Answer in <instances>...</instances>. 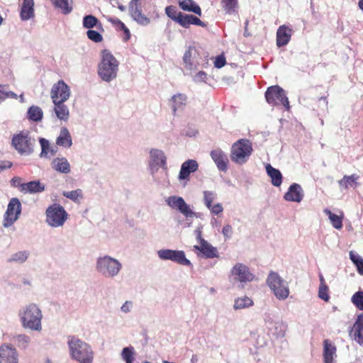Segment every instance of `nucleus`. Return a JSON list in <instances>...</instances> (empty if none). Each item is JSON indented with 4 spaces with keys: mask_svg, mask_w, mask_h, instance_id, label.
<instances>
[{
    "mask_svg": "<svg viewBox=\"0 0 363 363\" xmlns=\"http://www.w3.org/2000/svg\"><path fill=\"white\" fill-rule=\"evenodd\" d=\"M69 355L71 359L78 363H93L94 352L92 347L75 335L67 337Z\"/></svg>",
    "mask_w": 363,
    "mask_h": 363,
    "instance_id": "obj_1",
    "label": "nucleus"
},
{
    "mask_svg": "<svg viewBox=\"0 0 363 363\" xmlns=\"http://www.w3.org/2000/svg\"><path fill=\"white\" fill-rule=\"evenodd\" d=\"M21 326L25 329L40 332L42 330L43 312L34 303L22 306L18 313Z\"/></svg>",
    "mask_w": 363,
    "mask_h": 363,
    "instance_id": "obj_2",
    "label": "nucleus"
},
{
    "mask_svg": "<svg viewBox=\"0 0 363 363\" xmlns=\"http://www.w3.org/2000/svg\"><path fill=\"white\" fill-rule=\"evenodd\" d=\"M122 268V263L110 255H101L96 259L95 270L104 278L113 279L116 277Z\"/></svg>",
    "mask_w": 363,
    "mask_h": 363,
    "instance_id": "obj_3",
    "label": "nucleus"
},
{
    "mask_svg": "<svg viewBox=\"0 0 363 363\" xmlns=\"http://www.w3.org/2000/svg\"><path fill=\"white\" fill-rule=\"evenodd\" d=\"M119 62L108 50L101 52V62L98 65V74L101 79L111 82L117 77Z\"/></svg>",
    "mask_w": 363,
    "mask_h": 363,
    "instance_id": "obj_4",
    "label": "nucleus"
},
{
    "mask_svg": "<svg viewBox=\"0 0 363 363\" xmlns=\"http://www.w3.org/2000/svg\"><path fill=\"white\" fill-rule=\"evenodd\" d=\"M35 140L27 130L13 135L11 145L21 156H29L34 152Z\"/></svg>",
    "mask_w": 363,
    "mask_h": 363,
    "instance_id": "obj_5",
    "label": "nucleus"
},
{
    "mask_svg": "<svg viewBox=\"0 0 363 363\" xmlns=\"http://www.w3.org/2000/svg\"><path fill=\"white\" fill-rule=\"evenodd\" d=\"M69 215L63 206L55 203L45 210V222L52 228H60L64 225Z\"/></svg>",
    "mask_w": 363,
    "mask_h": 363,
    "instance_id": "obj_6",
    "label": "nucleus"
},
{
    "mask_svg": "<svg viewBox=\"0 0 363 363\" xmlns=\"http://www.w3.org/2000/svg\"><path fill=\"white\" fill-rule=\"evenodd\" d=\"M252 150V144L248 140L240 139L232 145L230 159L238 164H243L249 160Z\"/></svg>",
    "mask_w": 363,
    "mask_h": 363,
    "instance_id": "obj_7",
    "label": "nucleus"
},
{
    "mask_svg": "<svg viewBox=\"0 0 363 363\" xmlns=\"http://www.w3.org/2000/svg\"><path fill=\"white\" fill-rule=\"evenodd\" d=\"M267 284L277 299L285 300L288 298L290 292L289 284L277 272H269Z\"/></svg>",
    "mask_w": 363,
    "mask_h": 363,
    "instance_id": "obj_8",
    "label": "nucleus"
},
{
    "mask_svg": "<svg viewBox=\"0 0 363 363\" xmlns=\"http://www.w3.org/2000/svg\"><path fill=\"white\" fill-rule=\"evenodd\" d=\"M265 98L267 103L272 106L283 105L287 111L290 109L286 91L278 85L269 86L265 92Z\"/></svg>",
    "mask_w": 363,
    "mask_h": 363,
    "instance_id": "obj_9",
    "label": "nucleus"
},
{
    "mask_svg": "<svg viewBox=\"0 0 363 363\" xmlns=\"http://www.w3.org/2000/svg\"><path fill=\"white\" fill-rule=\"evenodd\" d=\"M166 204L172 209L176 210L185 216L188 223L186 226L189 227L191 224V218H193L194 211L190 208V206L186 203L184 199L179 196H170L165 199Z\"/></svg>",
    "mask_w": 363,
    "mask_h": 363,
    "instance_id": "obj_10",
    "label": "nucleus"
},
{
    "mask_svg": "<svg viewBox=\"0 0 363 363\" xmlns=\"http://www.w3.org/2000/svg\"><path fill=\"white\" fill-rule=\"evenodd\" d=\"M166 204L172 209L176 210L185 216L188 223L186 226L189 227L191 224V218H193L194 211L190 208V206L186 203L184 199L179 196H170L165 199Z\"/></svg>",
    "mask_w": 363,
    "mask_h": 363,
    "instance_id": "obj_11",
    "label": "nucleus"
},
{
    "mask_svg": "<svg viewBox=\"0 0 363 363\" xmlns=\"http://www.w3.org/2000/svg\"><path fill=\"white\" fill-rule=\"evenodd\" d=\"M157 255L159 259L162 261H172L182 266H192L191 262L186 257L185 252L183 250L161 249L157 250Z\"/></svg>",
    "mask_w": 363,
    "mask_h": 363,
    "instance_id": "obj_12",
    "label": "nucleus"
},
{
    "mask_svg": "<svg viewBox=\"0 0 363 363\" xmlns=\"http://www.w3.org/2000/svg\"><path fill=\"white\" fill-rule=\"evenodd\" d=\"M21 208V203L18 199L12 198L10 200L4 214L3 225L5 228L11 226L18 219Z\"/></svg>",
    "mask_w": 363,
    "mask_h": 363,
    "instance_id": "obj_13",
    "label": "nucleus"
},
{
    "mask_svg": "<svg viewBox=\"0 0 363 363\" xmlns=\"http://www.w3.org/2000/svg\"><path fill=\"white\" fill-rule=\"evenodd\" d=\"M148 166L152 175L157 172L159 168L167 169V157L164 151L157 148L151 149Z\"/></svg>",
    "mask_w": 363,
    "mask_h": 363,
    "instance_id": "obj_14",
    "label": "nucleus"
},
{
    "mask_svg": "<svg viewBox=\"0 0 363 363\" xmlns=\"http://www.w3.org/2000/svg\"><path fill=\"white\" fill-rule=\"evenodd\" d=\"M70 95V88L64 80H59L52 85L50 91L52 103L65 102L69 99Z\"/></svg>",
    "mask_w": 363,
    "mask_h": 363,
    "instance_id": "obj_15",
    "label": "nucleus"
},
{
    "mask_svg": "<svg viewBox=\"0 0 363 363\" xmlns=\"http://www.w3.org/2000/svg\"><path fill=\"white\" fill-rule=\"evenodd\" d=\"M230 274L235 281L241 283L250 282L255 278L250 268L242 263H236L231 269Z\"/></svg>",
    "mask_w": 363,
    "mask_h": 363,
    "instance_id": "obj_16",
    "label": "nucleus"
},
{
    "mask_svg": "<svg viewBox=\"0 0 363 363\" xmlns=\"http://www.w3.org/2000/svg\"><path fill=\"white\" fill-rule=\"evenodd\" d=\"M140 0H132L129 3V14L132 19L142 26H147L150 23V19L143 13L140 4Z\"/></svg>",
    "mask_w": 363,
    "mask_h": 363,
    "instance_id": "obj_17",
    "label": "nucleus"
},
{
    "mask_svg": "<svg viewBox=\"0 0 363 363\" xmlns=\"http://www.w3.org/2000/svg\"><path fill=\"white\" fill-rule=\"evenodd\" d=\"M0 363H19V353L12 344L0 345Z\"/></svg>",
    "mask_w": 363,
    "mask_h": 363,
    "instance_id": "obj_18",
    "label": "nucleus"
},
{
    "mask_svg": "<svg viewBox=\"0 0 363 363\" xmlns=\"http://www.w3.org/2000/svg\"><path fill=\"white\" fill-rule=\"evenodd\" d=\"M199 169V163L196 160L189 159L184 162L180 168L178 180L184 181L186 183L190 179V174Z\"/></svg>",
    "mask_w": 363,
    "mask_h": 363,
    "instance_id": "obj_19",
    "label": "nucleus"
},
{
    "mask_svg": "<svg viewBox=\"0 0 363 363\" xmlns=\"http://www.w3.org/2000/svg\"><path fill=\"white\" fill-rule=\"evenodd\" d=\"M210 156L219 171L225 172L228 170V157L221 149L211 150Z\"/></svg>",
    "mask_w": 363,
    "mask_h": 363,
    "instance_id": "obj_20",
    "label": "nucleus"
},
{
    "mask_svg": "<svg viewBox=\"0 0 363 363\" xmlns=\"http://www.w3.org/2000/svg\"><path fill=\"white\" fill-rule=\"evenodd\" d=\"M303 191L301 185L294 183L289 186L284 198L287 201L299 203L303 200Z\"/></svg>",
    "mask_w": 363,
    "mask_h": 363,
    "instance_id": "obj_21",
    "label": "nucleus"
},
{
    "mask_svg": "<svg viewBox=\"0 0 363 363\" xmlns=\"http://www.w3.org/2000/svg\"><path fill=\"white\" fill-rule=\"evenodd\" d=\"M336 347L329 340L323 342V361L324 363H336Z\"/></svg>",
    "mask_w": 363,
    "mask_h": 363,
    "instance_id": "obj_22",
    "label": "nucleus"
},
{
    "mask_svg": "<svg viewBox=\"0 0 363 363\" xmlns=\"http://www.w3.org/2000/svg\"><path fill=\"white\" fill-rule=\"evenodd\" d=\"M51 167L58 173L68 174L71 172V165L65 157H57L51 162Z\"/></svg>",
    "mask_w": 363,
    "mask_h": 363,
    "instance_id": "obj_23",
    "label": "nucleus"
},
{
    "mask_svg": "<svg viewBox=\"0 0 363 363\" xmlns=\"http://www.w3.org/2000/svg\"><path fill=\"white\" fill-rule=\"evenodd\" d=\"M194 248L200 251L206 258H215L219 257L217 248L211 245L206 240H202L200 245H194Z\"/></svg>",
    "mask_w": 363,
    "mask_h": 363,
    "instance_id": "obj_24",
    "label": "nucleus"
},
{
    "mask_svg": "<svg viewBox=\"0 0 363 363\" xmlns=\"http://www.w3.org/2000/svg\"><path fill=\"white\" fill-rule=\"evenodd\" d=\"M350 335L359 345L363 344V315H358L357 320L350 332Z\"/></svg>",
    "mask_w": 363,
    "mask_h": 363,
    "instance_id": "obj_25",
    "label": "nucleus"
},
{
    "mask_svg": "<svg viewBox=\"0 0 363 363\" xmlns=\"http://www.w3.org/2000/svg\"><path fill=\"white\" fill-rule=\"evenodd\" d=\"M196 51L194 48L189 47L184 52L183 62L185 68L189 71L196 70L198 68L199 63L195 60Z\"/></svg>",
    "mask_w": 363,
    "mask_h": 363,
    "instance_id": "obj_26",
    "label": "nucleus"
},
{
    "mask_svg": "<svg viewBox=\"0 0 363 363\" xmlns=\"http://www.w3.org/2000/svg\"><path fill=\"white\" fill-rule=\"evenodd\" d=\"M292 30L283 25L277 31V45L279 48L283 47L289 43L291 40Z\"/></svg>",
    "mask_w": 363,
    "mask_h": 363,
    "instance_id": "obj_27",
    "label": "nucleus"
},
{
    "mask_svg": "<svg viewBox=\"0 0 363 363\" xmlns=\"http://www.w3.org/2000/svg\"><path fill=\"white\" fill-rule=\"evenodd\" d=\"M187 96L185 94L177 93L173 95L169 100V104L173 111L176 115L177 111L183 110L186 106Z\"/></svg>",
    "mask_w": 363,
    "mask_h": 363,
    "instance_id": "obj_28",
    "label": "nucleus"
},
{
    "mask_svg": "<svg viewBox=\"0 0 363 363\" xmlns=\"http://www.w3.org/2000/svg\"><path fill=\"white\" fill-rule=\"evenodd\" d=\"M267 328L269 332L276 335L277 337H283L285 335L287 325L282 321L273 322L272 320H266Z\"/></svg>",
    "mask_w": 363,
    "mask_h": 363,
    "instance_id": "obj_29",
    "label": "nucleus"
},
{
    "mask_svg": "<svg viewBox=\"0 0 363 363\" xmlns=\"http://www.w3.org/2000/svg\"><path fill=\"white\" fill-rule=\"evenodd\" d=\"M56 145L64 148H69L72 147V135L66 127H62L60 128L59 135L56 138Z\"/></svg>",
    "mask_w": 363,
    "mask_h": 363,
    "instance_id": "obj_30",
    "label": "nucleus"
},
{
    "mask_svg": "<svg viewBox=\"0 0 363 363\" xmlns=\"http://www.w3.org/2000/svg\"><path fill=\"white\" fill-rule=\"evenodd\" d=\"M179 20V21L178 24L185 28H189L191 25H196L201 27L206 26V23L201 21L198 17L191 14L182 13V16Z\"/></svg>",
    "mask_w": 363,
    "mask_h": 363,
    "instance_id": "obj_31",
    "label": "nucleus"
},
{
    "mask_svg": "<svg viewBox=\"0 0 363 363\" xmlns=\"http://www.w3.org/2000/svg\"><path fill=\"white\" fill-rule=\"evenodd\" d=\"M45 185L40 181H31L21 184V190L25 193H41L45 191Z\"/></svg>",
    "mask_w": 363,
    "mask_h": 363,
    "instance_id": "obj_32",
    "label": "nucleus"
},
{
    "mask_svg": "<svg viewBox=\"0 0 363 363\" xmlns=\"http://www.w3.org/2000/svg\"><path fill=\"white\" fill-rule=\"evenodd\" d=\"M54 104L53 111L57 119L67 122L69 117V111L65 102H55Z\"/></svg>",
    "mask_w": 363,
    "mask_h": 363,
    "instance_id": "obj_33",
    "label": "nucleus"
},
{
    "mask_svg": "<svg viewBox=\"0 0 363 363\" xmlns=\"http://www.w3.org/2000/svg\"><path fill=\"white\" fill-rule=\"evenodd\" d=\"M34 16V1L23 0L21 9V18L27 21Z\"/></svg>",
    "mask_w": 363,
    "mask_h": 363,
    "instance_id": "obj_34",
    "label": "nucleus"
},
{
    "mask_svg": "<svg viewBox=\"0 0 363 363\" xmlns=\"http://www.w3.org/2000/svg\"><path fill=\"white\" fill-rule=\"evenodd\" d=\"M265 169L267 175L271 178L272 185L277 187L280 186L283 179L281 172L270 164H267Z\"/></svg>",
    "mask_w": 363,
    "mask_h": 363,
    "instance_id": "obj_35",
    "label": "nucleus"
},
{
    "mask_svg": "<svg viewBox=\"0 0 363 363\" xmlns=\"http://www.w3.org/2000/svg\"><path fill=\"white\" fill-rule=\"evenodd\" d=\"M178 4L183 11L192 12L199 16L202 14L200 6L194 0H179Z\"/></svg>",
    "mask_w": 363,
    "mask_h": 363,
    "instance_id": "obj_36",
    "label": "nucleus"
},
{
    "mask_svg": "<svg viewBox=\"0 0 363 363\" xmlns=\"http://www.w3.org/2000/svg\"><path fill=\"white\" fill-rule=\"evenodd\" d=\"M39 143L41 147V152L40 153V157L41 158H48L49 154L50 155H55L57 152V147L50 145V143L48 140L40 138L39 139Z\"/></svg>",
    "mask_w": 363,
    "mask_h": 363,
    "instance_id": "obj_37",
    "label": "nucleus"
},
{
    "mask_svg": "<svg viewBox=\"0 0 363 363\" xmlns=\"http://www.w3.org/2000/svg\"><path fill=\"white\" fill-rule=\"evenodd\" d=\"M43 117L42 108L38 106H31L27 111V118L33 122H40Z\"/></svg>",
    "mask_w": 363,
    "mask_h": 363,
    "instance_id": "obj_38",
    "label": "nucleus"
},
{
    "mask_svg": "<svg viewBox=\"0 0 363 363\" xmlns=\"http://www.w3.org/2000/svg\"><path fill=\"white\" fill-rule=\"evenodd\" d=\"M52 5L61 10L62 13L65 15L70 13L73 9L72 1L69 0H50Z\"/></svg>",
    "mask_w": 363,
    "mask_h": 363,
    "instance_id": "obj_39",
    "label": "nucleus"
},
{
    "mask_svg": "<svg viewBox=\"0 0 363 363\" xmlns=\"http://www.w3.org/2000/svg\"><path fill=\"white\" fill-rule=\"evenodd\" d=\"M13 341L21 350H26L31 341L30 336L26 334H18L13 337Z\"/></svg>",
    "mask_w": 363,
    "mask_h": 363,
    "instance_id": "obj_40",
    "label": "nucleus"
},
{
    "mask_svg": "<svg viewBox=\"0 0 363 363\" xmlns=\"http://www.w3.org/2000/svg\"><path fill=\"white\" fill-rule=\"evenodd\" d=\"M359 176L353 174L350 176L345 175L342 179L338 182V184L340 187H343L345 189H347L348 187H356L358 184L357 179H359Z\"/></svg>",
    "mask_w": 363,
    "mask_h": 363,
    "instance_id": "obj_41",
    "label": "nucleus"
},
{
    "mask_svg": "<svg viewBox=\"0 0 363 363\" xmlns=\"http://www.w3.org/2000/svg\"><path fill=\"white\" fill-rule=\"evenodd\" d=\"M121 357L125 363H133L135 359V351L133 346L124 347L121 352Z\"/></svg>",
    "mask_w": 363,
    "mask_h": 363,
    "instance_id": "obj_42",
    "label": "nucleus"
},
{
    "mask_svg": "<svg viewBox=\"0 0 363 363\" xmlns=\"http://www.w3.org/2000/svg\"><path fill=\"white\" fill-rule=\"evenodd\" d=\"M253 301L246 296L238 298L235 300L233 308L235 310H240L253 306Z\"/></svg>",
    "mask_w": 363,
    "mask_h": 363,
    "instance_id": "obj_43",
    "label": "nucleus"
},
{
    "mask_svg": "<svg viewBox=\"0 0 363 363\" xmlns=\"http://www.w3.org/2000/svg\"><path fill=\"white\" fill-rule=\"evenodd\" d=\"M324 213L328 216L332 225L335 229L340 230L342 228V216L332 213L331 211L328 208L324 210Z\"/></svg>",
    "mask_w": 363,
    "mask_h": 363,
    "instance_id": "obj_44",
    "label": "nucleus"
},
{
    "mask_svg": "<svg viewBox=\"0 0 363 363\" xmlns=\"http://www.w3.org/2000/svg\"><path fill=\"white\" fill-rule=\"evenodd\" d=\"M83 26L85 28L91 29L94 27L101 28V23L99 19L93 15H86L83 18Z\"/></svg>",
    "mask_w": 363,
    "mask_h": 363,
    "instance_id": "obj_45",
    "label": "nucleus"
},
{
    "mask_svg": "<svg viewBox=\"0 0 363 363\" xmlns=\"http://www.w3.org/2000/svg\"><path fill=\"white\" fill-rule=\"evenodd\" d=\"M166 15L176 23H179V18L182 16V12L178 11L174 6H168L165 8Z\"/></svg>",
    "mask_w": 363,
    "mask_h": 363,
    "instance_id": "obj_46",
    "label": "nucleus"
},
{
    "mask_svg": "<svg viewBox=\"0 0 363 363\" xmlns=\"http://www.w3.org/2000/svg\"><path fill=\"white\" fill-rule=\"evenodd\" d=\"M221 4L227 13L232 14L236 11V9L238 6V0H222Z\"/></svg>",
    "mask_w": 363,
    "mask_h": 363,
    "instance_id": "obj_47",
    "label": "nucleus"
},
{
    "mask_svg": "<svg viewBox=\"0 0 363 363\" xmlns=\"http://www.w3.org/2000/svg\"><path fill=\"white\" fill-rule=\"evenodd\" d=\"M62 195L75 203L79 202V200L83 198L82 190L80 189L70 191H63Z\"/></svg>",
    "mask_w": 363,
    "mask_h": 363,
    "instance_id": "obj_48",
    "label": "nucleus"
},
{
    "mask_svg": "<svg viewBox=\"0 0 363 363\" xmlns=\"http://www.w3.org/2000/svg\"><path fill=\"white\" fill-rule=\"evenodd\" d=\"M29 252L27 250L19 251L13 253L9 259L10 262H15L17 263L25 262L29 257Z\"/></svg>",
    "mask_w": 363,
    "mask_h": 363,
    "instance_id": "obj_49",
    "label": "nucleus"
},
{
    "mask_svg": "<svg viewBox=\"0 0 363 363\" xmlns=\"http://www.w3.org/2000/svg\"><path fill=\"white\" fill-rule=\"evenodd\" d=\"M203 203L206 208H210L213 202L217 199V194L213 191H204Z\"/></svg>",
    "mask_w": 363,
    "mask_h": 363,
    "instance_id": "obj_50",
    "label": "nucleus"
},
{
    "mask_svg": "<svg viewBox=\"0 0 363 363\" xmlns=\"http://www.w3.org/2000/svg\"><path fill=\"white\" fill-rule=\"evenodd\" d=\"M351 301L359 310L363 311V291H359L354 293Z\"/></svg>",
    "mask_w": 363,
    "mask_h": 363,
    "instance_id": "obj_51",
    "label": "nucleus"
},
{
    "mask_svg": "<svg viewBox=\"0 0 363 363\" xmlns=\"http://www.w3.org/2000/svg\"><path fill=\"white\" fill-rule=\"evenodd\" d=\"M17 99L18 95L11 91H6L4 86L0 85V103L5 101L6 99Z\"/></svg>",
    "mask_w": 363,
    "mask_h": 363,
    "instance_id": "obj_52",
    "label": "nucleus"
},
{
    "mask_svg": "<svg viewBox=\"0 0 363 363\" xmlns=\"http://www.w3.org/2000/svg\"><path fill=\"white\" fill-rule=\"evenodd\" d=\"M86 35L88 38L94 43H100L103 40L102 35L96 30L89 29Z\"/></svg>",
    "mask_w": 363,
    "mask_h": 363,
    "instance_id": "obj_53",
    "label": "nucleus"
},
{
    "mask_svg": "<svg viewBox=\"0 0 363 363\" xmlns=\"http://www.w3.org/2000/svg\"><path fill=\"white\" fill-rule=\"evenodd\" d=\"M328 291L329 289L327 285L320 286L318 290V297L325 301H328L330 298Z\"/></svg>",
    "mask_w": 363,
    "mask_h": 363,
    "instance_id": "obj_54",
    "label": "nucleus"
},
{
    "mask_svg": "<svg viewBox=\"0 0 363 363\" xmlns=\"http://www.w3.org/2000/svg\"><path fill=\"white\" fill-rule=\"evenodd\" d=\"M211 213L218 216L223 211V207L221 203H218L214 205H211L210 208H207Z\"/></svg>",
    "mask_w": 363,
    "mask_h": 363,
    "instance_id": "obj_55",
    "label": "nucleus"
},
{
    "mask_svg": "<svg viewBox=\"0 0 363 363\" xmlns=\"http://www.w3.org/2000/svg\"><path fill=\"white\" fill-rule=\"evenodd\" d=\"M222 233L225 239H230L233 235V228L230 224L223 226Z\"/></svg>",
    "mask_w": 363,
    "mask_h": 363,
    "instance_id": "obj_56",
    "label": "nucleus"
},
{
    "mask_svg": "<svg viewBox=\"0 0 363 363\" xmlns=\"http://www.w3.org/2000/svg\"><path fill=\"white\" fill-rule=\"evenodd\" d=\"M206 78H207L206 73L203 71H200L196 74L194 75V81L196 83L205 82Z\"/></svg>",
    "mask_w": 363,
    "mask_h": 363,
    "instance_id": "obj_57",
    "label": "nucleus"
},
{
    "mask_svg": "<svg viewBox=\"0 0 363 363\" xmlns=\"http://www.w3.org/2000/svg\"><path fill=\"white\" fill-rule=\"evenodd\" d=\"M226 63L225 58L223 55L218 56L214 62V66L216 68H221L223 67Z\"/></svg>",
    "mask_w": 363,
    "mask_h": 363,
    "instance_id": "obj_58",
    "label": "nucleus"
},
{
    "mask_svg": "<svg viewBox=\"0 0 363 363\" xmlns=\"http://www.w3.org/2000/svg\"><path fill=\"white\" fill-rule=\"evenodd\" d=\"M133 308V302L126 301L121 307V311L124 313H130Z\"/></svg>",
    "mask_w": 363,
    "mask_h": 363,
    "instance_id": "obj_59",
    "label": "nucleus"
},
{
    "mask_svg": "<svg viewBox=\"0 0 363 363\" xmlns=\"http://www.w3.org/2000/svg\"><path fill=\"white\" fill-rule=\"evenodd\" d=\"M118 25L121 26V29L124 32L125 37L124 38V40L127 41L130 38V33L129 29L125 26V25L121 21H118Z\"/></svg>",
    "mask_w": 363,
    "mask_h": 363,
    "instance_id": "obj_60",
    "label": "nucleus"
},
{
    "mask_svg": "<svg viewBox=\"0 0 363 363\" xmlns=\"http://www.w3.org/2000/svg\"><path fill=\"white\" fill-rule=\"evenodd\" d=\"M350 258L354 264V265L357 264L359 261L363 260V259L358 254L354 253L352 251L350 252Z\"/></svg>",
    "mask_w": 363,
    "mask_h": 363,
    "instance_id": "obj_61",
    "label": "nucleus"
},
{
    "mask_svg": "<svg viewBox=\"0 0 363 363\" xmlns=\"http://www.w3.org/2000/svg\"><path fill=\"white\" fill-rule=\"evenodd\" d=\"M202 228L203 226L200 225L196 228V229L194 230V235H196V238L198 242L201 243V240H204L202 238Z\"/></svg>",
    "mask_w": 363,
    "mask_h": 363,
    "instance_id": "obj_62",
    "label": "nucleus"
},
{
    "mask_svg": "<svg viewBox=\"0 0 363 363\" xmlns=\"http://www.w3.org/2000/svg\"><path fill=\"white\" fill-rule=\"evenodd\" d=\"M12 162L10 161L0 160V172L11 168Z\"/></svg>",
    "mask_w": 363,
    "mask_h": 363,
    "instance_id": "obj_63",
    "label": "nucleus"
},
{
    "mask_svg": "<svg viewBox=\"0 0 363 363\" xmlns=\"http://www.w3.org/2000/svg\"><path fill=\"white\" fill-rule=\"evenodd\" d=\"M355 266L357 267L358 273L363 276V259L359 261V263Z\"/></svg>",
    "mask_w": 363,
    "mask_h": 363,
    "instance_id": "obj_64",
    "label": "nucleus"
}]
</instances>
